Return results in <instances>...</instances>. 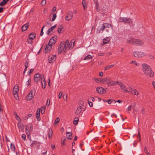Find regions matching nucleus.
I'll return each instance as SVG.
<instances>
[{
  "label": "nucleus",
  "mask_w": 155,
  "mask_h": 155,
  "mask_svg": "<svg viewBox=\"0 0 155 155\" xmlns=\"http://www.w3.org/2000/svg\"><path fill=\"white\" fill-rule=\"evenodd\" d=\"M142 70L144 73L147 76L152 77L154 76V73L150 67L146 63H143L141 65Z\"/></svg>",
  "instance_id": "obj_1"
},
{
  "label": "nucleus",
  "mask_w": 155,
  "mask_h": 155,
  "mask_svg": "<svg viewBox=\"0 0 155 155\" xmlns=\"http://www.w3.org/2000/svg\"><path fill=\"white\" fill-rule=\"evenodd\" d=\"M63 44H64L65 46V49H70L72 48L74 45V41L72 40L71 42V44L69 43V41L68 40H67L65 41H63Z\"/></svg>",
  "instance_id": "obj_2"
},
{
  "label": "nucleus",
  "mask_w": 155,
  "mask_h": 155,
  "mask_svg": "<svg viewBox=\"0 0 155 155\" xmlns=\"http://www.w3.org/2000/svg\"><path fill=\"white\" fill-rule=\"evenodd\" d=\"M133 55L135 57L142 58L145 56V53L142 51H136L133 53Z\"/></svg>",
  "instance_id": "obj_3"
},
{
  "label": "nucleus",
  "mask_w": 155,
  "mask_h": 155,
  "mask_svg": "<svg viewBox=\"0 0 155 155\" xmlns=\"http://www.w3.org/2000/svg\"><path fill=\"white\" fill-rule=\"evenodd\" d=\"M44 78V76L43 74L40 75L38 73L35 74L34 77L35 81L36 83H38L39 81H41Z\"/></svg>",
  "instance_id": "obj_4"
},
{
  "label": "nucleus",
  "mask_w": 155,
  "mask_h": 155,
  "mask_svg": "<svg viewBox=\"0 0 155 155\" xmlns=\"http://www.w3.org/2000/svg\"><path fill=\"white\" fill-rule=\"evenodd\" d=\"M64 51V52L66 53V49H65V46L63 44V42L62 41L60 44L58 48V53L60 54L62 51Z\"/></svg>",
  "instance_id": "obj_5"
},
{
  "label": "nucleus",
  "mask_w": 155,
  "mask_h": 155,
  "mask_svg": "<svg viewBox=\"0 0 155 155\" xmlns=\"http://www.w3.org/2000/svg\"><path fill=\"white\" fill-rule=\"evenodd\" d=\"M19 91V87L17 86H15L13 88V94L15 99L17 100L18 99V93Z\"/></svg>",
  "instance_id": "obj_6"
},
{
  "label": "nucleus",
  "mask_w": 155,
  "mask_h": 155,
  "mask_svg": "<svg viewBox=\"0 0 155 155\" xmlns=\"http://www.w3.org/2000/svg\"><path fill=\"white\" fill-rule=\"evenodd\" d=\"M119 82L112 80L109 77L107 82V85L109 87L114 86L118 84Z\"/></svg>",
  "instance_id": "obj_7"
},
{
  "label": "nucleus",
  "mask_w": 155,
  "mask_h": 155,
  "mask_svg": "<svg viewBox=\"0 0 155 155\" xmlns=\"http://www.w3.org/2000/svg\"><path fill=\"white\" fill-rule=\"evenodd\" d=\"M119 20L120 22L128 24L131 23L132 22L130 18H120Z\"/></svg>",
  "instance_id": "obj_8"
},
{
  "label": "nucleus",
  "mask_w": 155,
  "mask_h": 155,
  "mask_svg": "<svg viewBox=\"0 0 155 155\" xmlns=\"http://www.w3.org/2000/svg\"><path fill=\"white\" fill-rule=\"evenodd\" d=\"M97 92L100 94H104L106 93L105 90L103 87H97L96 88Z\"/></svg>",
  "instance_id": "obj_9"
},
{
  "label": "nucleus",
  "mask_w": 155,
  "mask_h": 155,
  "mask_svg": "<svg viewBox=\"0 0 155 155\" xmlns=\"http://www.w3.org/2000/svg\"><path fill=\"white\" fill-rule=\"evenodd\" d=\"M57 39V36H54L51 38L48 42V44L52 46L54 45L56 42V40Z\"/></svg>",
  "instance_id": "obj_10"
},
{
  "label": "nucleus",
  "mask_w": 155,
  "mask_h": 155,
  "mask_svg": "<svg viewBox=\"0 0 155 155\" xmlns=\"http://www.w3.org/2000/svg\"><path fill=\"white\" fill-rule=\"evenodd\" d=\"M129 90L128 92L131 93L134 95H138L139 93L138 91L135 89H133L131 87H129L128 88Z\"/></svg>",
  "instance_id": "obj_11"
},
{
  "label": "nucleus",
  "mask_w": 155,
  "mask_h": 155,
  "mask_svg": "<svg viewBox=\"0 0 155 155\" xmlns=\"http://www.w3.org/2000/svg\"><path fill=\"white\" fill-rule=\"evenodd\" d=\"M118 84H119L120 86L121 89L125 92V93H128V91L127 90V88L126 86L123 84L121 82L118 83Z\"/></svg>",
  "instance_id": "obj_12"
},
{
  "label": "nucleus",
  "mask_w": 155,
  "mask_h": 155,
  "mask_svg": "<svg viewBox=\"0 0 155 155\" xmlns=\"http://www.w3.org/2000/svg\"><path fill=\"white\" fill-rule=\"evenodd\" d=\"M143 42L141 40L135 39L134 45L139 46L143 45Z\"/></svg>",
  "instance_id": "obj_13"
},
{
  "label": "nucleus",
  "mask_w": 155,
  "mask_h": 155,
  "mask_svg": "<svg viewBox=\"0 0 155 155\" xmlns=\"http://www.w3.org/2000/svg\"><path fill=\"white\" fill-rule=\"evenodd\" d=\"M73 13L72 12L70 11L67 15V16L66 17L65 19L67 21H69L73 17Z\"/></svg>",
  "instance_id": "obj_14"
},
{
  "label": "nucleus",
  "mask_w": 155,
  "mask_h": 155,
  "mask_svg": "<svg viewBox=\"0 0 155 155\" xmlns=\"http://www.w3.org/2000/svg\"><path fill=\"white\" fill-rule=\"evenodd\" d=\"M33 94L32 91H30L27 96L26 97V100L27 101H30L31 100L33 97L34 95Z\"/></svg>",
  "instance_id": "obj_15"
},
{
  "label": "nucleus",
  "mask_w": 155,
  "mask_h": 155,
  "mask_svg": "<svg viewBox=\"0 0 155 155\" xmlns=\"http://www.w3.org/2000/svg\"><path fill=\"white\" fill-rule=\"evenodd\" d=\"M135 39L132 37H129L127 39L126 42L127 43L134 45V44Z\"/></svg>",
  "instance_id": "obj_16"
},
{
  "label": "nucleus",
  "mask_w": 155,
  "mask_h": 155,
  "mask_svg": "<svg viewBox=\"0 0 155 155\" xmlns=\"http://www.w3.org/2000/svg\"><path fill=\"white\" fill-rule=\"evenodd\" d=\"M56 58V57L55 55H53L52 56H49L48 58V61L50 63L53 62L55 61Z\"/></svg>",
  "instance_id": "obj_17"
},
{
  "label": "nucleus",
  "mask_w": 155,
  "mask_h": 155,
  "mask_svg": "<svg viewBox=\"0 0 155 155\" xmlns=\"http://www.w3.org/2000/svg\"><path fill=\"white\" fill-rule=\"evenodd\" d=\"M52 48V46L48 44L46 46L45 49V52L47 53L49 52Z\"/></svg>",
  "instance_id": "obj_18"
},
{
  "label": "nucleus",
  "mask_w": 155,
  "mask_h": 155,
  "mask_svg": "<svg viewBox=\"0 0 155 155\" xmlns=\"http://www.w3.org/2000/svg\"><path fill=\"white\" fill-rule=\"evenodd\" d=\"M29 24L28 23L23 25L21 27V30L22 31H25L27 30L29 26Z\"/></svg>",
  "instance_id": "obj_19"
},
{
  "label": "nucleus",
  "mask_w": 155,
  "mask_h": 155,
  "mask_svg": "<svg viewBox=\"0 0 155 155\" xmlns=\"http://www.w3.org/2000/svg\"><path fill=\"white\" fill-rule=\"evenodd\" d=\"M40 114V110L39 108H38L37 110L36 115L37 118V119L38 121H40L41 120Z\"/></svg>",
  "instance_id": "obj_20"
},
{
  "label": "nucleus",
  "mask_w": 155,
  "mask_h": 155,
  "mask_svg": "<svg viewBox=\"0 0 155 155\" xmlns=\"http://www.w3.org/2000/svg\"><path fill=\"white\" fill-rule=\"evenodd\" d=\"M111 26V25L109 23H105L103 25L102 27L101 28V30H103L105 28H109Z\"/></svg>",
  "instance_id": "obj_21"
},
{
  "label": "nucleus",
  "mask_w": 155,
  "mask_h": 155,
  "mask_svg": "<svg viewBox=\"0 0 155 155\" xmlns=\"http://www.w3.org/2000/svg\"><path fill=\"white\" fill-rule=\"evenodd\" d=\"M36 37V34L34 32H32L29 35V38L30 39L33 40Z\"/></svg>",
  "instance_id": "obj_22"
},
{
  "label": "nucleus",
  "mask_w": 155,
  "mask_h": 155,
  "mask_svg": "<svg viewBox=\"0 0 155 155\" xmlns=\"http://www.w3.org/2000/svg\"><path fill=\"white\" fill-rule=\"evenodd\" d=\"M82 111V106H80L78 107L76 111V114L77 115H79L80 114Z\"/></svg>",
  "instance_id": "obj_23"
},
{
  "label": "nucleus",
  "mask_w": 155,
  "mask_h": 155,
  "mask_svg": "<svg viewBox=\"0 0 155 155\" xmlns=\"http://www.w3.org/2000/svg\"><path fill=\"white\" fill-rule=\"evenodd\" d=\"M42 87L43 89L45 88L46 86V82L44 78L41 81Z\"/></svg>",
  "instance_id": "obj_24"
},
{
  "label": "nucleus",
  "mask_w": 155,
  "mask_h": 155,
  "mask_svg": "<svg viewBox=\"0 0 155 155\" xmlns=\"http://www.w3.org/2000/svg\"><path fill=\"white\" fill-rule=\"evenodd\" d=\"M109 77H107L104 78H101V83L104 84L107 83Z\"/></svg>",
  "instance_id": "obj_25"
},
{
  "label": "nucleus",
  "mask_w": 155,
  "mask_h": 155,
  "mask_svg": "<svg viewBox=\"0 0 155 155\" xmlns=\"http://www.w3.org/2000/svg\"><path fill=\"white\" fill-rule=\"evenodd\" d=\"M67 138L68 139L71 140L72 139V133L71 132H66Z\"/></svg>",
  "instance_id": "obj_26"
},
{
  "label": "nucleus",
  "mask_w": 155,
  "mask_h": 155,
  "mask_svg": "<svg viewBox=\"0 0 155 155\" xmlns=\"http://www.w3.org/2000/svg\"><path fill=\"white\" fill-rule=\"evenodd\" d=\"M101 78H94L93 80L96 83H101Z\"/></svg>",
  "instance_id": "obj_27"
},
{
  "label": "nucleus",
  "mask_w": 155,
  "mask_h": 155,
  "mask_svg": "<svg viewBox=\"0 0 155 155\" xmlns=\"http://www.w3.org/2000/svg\"><path fill=\"white\" fill-rule=\"evenodd\" d=\"M9 0H3V1L0 3V6H3L5 5Z\"/></svg>",
  "instance_id": "obj_28"
},
{
  "label": "nucleus",
  "mask_w": 155,
  "mask_h": 155,
  "mask_svg": "<svg viewBox=\"0 0 155 155\" xmlns=\"http://www.w3.org/2000/svg\"><path fill=\"white\" fill-rule=\"evenodd\" d=\"M114 64H111V65H110L107 66L104 68V70L105 71L107 70H108L110 68H111L112 67H113V66H114Z\"/></svg>",
  "instance_id": "obj_29"
},
{
  "label": "nucleus",
  "mask_w": 155,
  "mask_h": 155,
  "mask_svg": "<svg viewBox=\"0 0 155 155\" xmlns=\"http://www.w3.org/2000/svg\"><path fill=\"white\" fill-rule=\"evenodd\" d=\"M53 132L52 128H50L48 131V137H51L52 135Z\"/></svg>",
  "instance_id": "obj_30"
},
{
  "label": "nucleus",
  "mask_w": 155,
  "mask_h": 155,
  "mask_svg": "<svg viewBox=\"0 0 155 155\" xmlns=\"http://www.w3.org/2000/svg\"><path fill=\"white\" fill-rule=\"evenodd\" d=\"M110 41V39L108 38H104L103 39V42L104 44H105L107 43Z\"/></svg>",
  "instance_id": "obj_31"
},
{
  "label": "nucleus",
  "mask_w": 155,
  "mask_h": 155,
  "mask_svg": "<svg viewBox=\"0 0 155 155\" xmlns=\"http://www.w3.org/2000/svg\"><path fill=\"white\" fill-rule=\"evenodd\" d=\"M92 58H93V57L92 56L89 54V55H87L86 57H85L84 58V60H88L89 59H92Z\"/></svg>",
  "instance_id": "obj_32"
},
{
  "label": "nucleus",
  "mask_w": 155,
  "mask_h": 155,
  "mask_svg": "<svg viewBox=\"0 0 155 155\" xmlns=\"http://www.w3.org/2000/svg\"><path fill=\"white\" fill-rule=\"evenodd\" d=\"M78 118L77 117H76L74 119V120L73 121V124L75 125H77L78 124Z\"/></svg>",
  "instance_id": "obj_33"
},
{
  "label": "nucleus",
  "mask_w": 155,
  "mask_h": 155,
  "mask_svg": "<svg viewBox=\"0 0 155 155\" xmlns=\"http://www.w3.org/2000/svg\"><path fill=\"white\" fill-rule=\"evenodd\" d=\"M29 62V61L27 60L25 64V68L24 70V73L25 72L27 68L28 67V64Z\"/></svg>",
  "instance_id": "obj_34"
},
{
  "label": "nucleus",
  "mask_w": 155,
  "mask_h": 155,
  "mask_svg": "<svg viewBox=\"0 0 155 155\" xmlns=\"http://www.w3.org/2000/svg\"><path fill=\"white\" fill-rule=\"evenodd\" d=\"M63 25H60L58 29V31L59 33H60L62 29L63 28Z\"/></svg>",
  "instance_id": "obj_35"
},
{
  "label": "nucleus",
  "mask_w": 155,
  "mask_h": 155,
  "mask_svg": "<svg viewBox=\"0 0 155 155\" xmlns=\"http://www.w3.org/2000/svg\"><path fill=\"white\" fill-rule=\"evenodd\" d=\"M10 148L12 151H15V147L14 145L12 144V143L11 144Z\"/></svg>",
  "instance_id": "obj_36"
},
{
  "label": "nucleus",
  "mask_w": 155,
  "mask_h": 155,
  "mask_svg": "<svg viewBox=\"0 0 155 155\" xmlns=\"http://www.w3.org/2000/svg\"><path fill=\"white\" fill-rule=\"evenodd\" d=\"M14 114L15 116V118L17 120H21L20 117L18 116V115L15 112H14Z\"/></svg>",
  "instance_id": "obj_37"
},
{
  "label": "nucleus",
  "mask_w": 155,
  "mask_h": 155,
  "mask_svg": "<svg viewBox=\"0 0 155 155\" xmlns=\"http://www.w3.org/2000/svg\"><path fill=\"white\" fill-rule=\"evenodd\" d=\"M60 121V119L58 117H57L54 122V124H57Z\"/></svg>",
  "instance_id": "obj_38"
},
{
  "label": "nucleus",
  "mask_w": 155,
  "mask_h": 155,
  "mask_svg": "<svg viewBox=\"0 0 155 155\" xmlns=\"http://www.w3.org/2000/svg\"><path fill=\"white\" fill-rule=\"evenodd\" d=\"M79 105L81 106H83L84 104V102L82 100H80L78 102Z\"/></svg>",
  "instance_id": "obj_39"
},
{
  "label": "nucleus",
  "mask_w": 155,
  "mask_h": 155,
  "mask_svg": "<svg viewBox=\"0 0 155 155\" xmlns=\"http://www.w3.org/2000/svg\"><path fill=\"white\" fill-rule=\"evenodd\" d=\"M45 25H44L42 27V28H41V33H40V35L41 36L43 35L44 33H43V29H44V28L45 27Z\"/></svg>",
  "instance_id": "obj_40"
},
{
  "label": "nucleus",
  "mask_w": 155,
  "mask_h": 155,
  "mask_svg": "<svg viewBox=\"0 0 155 155\" xmlns=\"http://www.w3.org/2000/svg\"><path fill=\"white\" fill-rule=\"evenodd\" d=\"M46 2V0H43L41 2V4L42 5L44 6L45 5Z\"/></svg>",
  "instance_id": "obj_41"
},
{
  "label": "nucleus",
  "mask_w": 155,
  "mask_h": 155,
  "mask_svg": "<svg viewBox=\"0 0 155 155\" xmlns=\"http://www.w3.org/2000/svg\"><path fill=\"white\" fill-rule=\"evenodd\" d=\"M56 14H53V16L52 18V21H54L55 19H56Z\"/></svg>",
  "instance_id": "obj_42"
},
{
  "label": "nucleus",
  "mask_w": 155,
  "mask_h": 155,
  "mask_svg": "<svg viewBox=\"0 0 155 155\" xmlns=\"http://www.w3.org/2000/svg\"><path fill=\"white\" fill-rule=\"evenodd\" d=\"M26 138V135L25 134H22L21 136V138L22 140H25Z\"/></svg>",
  "instance_id": "obj_43"
},
{
  "label": "nucleus",
  "mask_w": 155,
  "mask_h": 155,
  "mask_svg": "<svg viewBox=\"0 0 155 155\" xmlns=\"http://www.w3.org/2000/svg\"><path fill=\"white\" fill-rule=\"evenodd\" d=\"M31 83V80L30 79H29L26 82V84L27 86H28Z\"/></svg>",
  "instance_id": "obj_44"
},
{
  "label": "nucleus",
  "mask_w": 155,
  "mask_h": 155,
  "mask_svg": "<svg viewBox=\"0 0 155 155\" xmlns=\"http://www.w3.org/2000/svg\"><path fill=\"white\" fill-rule=\"evenodd\" d=\"M82 4L83 5V7H84V9H85V5H86V2L85 0H83L82 1Z\"/></svg>",
  "instance_id": "obj_45"
},
{
  "label": "nucleus",
  "mask_w": 155,
  "mask_h": 155,
  "mask_svg": "<svg viewBox=\"0 0 155 155\" xmlns=\"http://www.w3.org/2000/svg\"><path fill=\"white\" fill-rule=\"evenodd\" d=\"M43 109H45V107H41V113L42 114H43L45 112V110H44L43 111Z\"/></svg>",
  "instance_id": "obj_46"
},
{
  "label": "nucleus",
  "mask_w": 155,
  "mask_h": 155,
  "mask_svg": "<svg viewBox=\"0 0 155 155\" xmlns=\"http://www.w3.org/2000/svg\"><path fill=\"white\" fill-rule=\"evenodd\" d=\"M51 31L52 32V31L50 29V28H49L47 31V34L48 35H51Z\"/></svg>",
  "instance_id": "obj_47"
},
{
  "label": "nucleus",
  "mask_w": 155,
  "mask_h": 155,
  "mask_svg": "<svg viewBox=\"0 0 155 155\" xmlns=\"http://www.w3.org/2000/svg\"><path fill=\"white\" fill-rule=\"evenodd\" d=\"M88 104H89V106L90 107H92L93 104L91 102L88 101Z\"/></svg>",
  "instance_id": "obj_48"
},
{
  "label": "nucleus",
  "mask_w": 155,
  "mask_h": 155,
  "mask_svg": "<svg viewBox=\"0 0 155 155\" xmlns=\"http://www.w3.org/2000/svg\"><path fill=\"white\" fill-rule=\"evenodd\" d=\"M57 26V25L56 24L55 25H54V26H53L52 27H51V28H50V29L52 31Z\"/></svg>",
  "instance_id": "obj_49"
},
{
  "label": "nucleus",
  "mask_w": 155,
  "mask_h": 155,
  "mask_svg": "<svg viewBox=\"0 0 155 155\" xmlns=\"http://www.w3.org/2000/svg\"><path fill=\"white\" fill-rule=\"evenodd\" d=\"M62 94L63 93L62 91L60 92L58 95L59 98L60 99L61 98Z\"/></svg>",
  "instance_id": "obj_50"
},
{
  "label": "nucleus",
  "mask_w": 155,
  "mask_h": 155,
  "mask_svg": "<svg viewBox=\"0 0 155 155\" xmlns=\"http://www.w3.org/2000/svg\"><path fill=\"white\" fill-rule=\"evenodd\" d=\"M50 100L49 99H48L47 100L46 105L47 106H48L50 104Z\"/></svg>",
  "instance_id": "obj_51"
},
{
  "label": "nucleus",
  "mask_w": 155,
  "mask_h": 155,
  "mask_svg": "<svg viewBox=\"0 0 155 155\" xmlns=\"http://www.w3.org/2000/svg\"><path fill=\"white\" fill-rule=\"evenodd\" d=\"M131 106L130 105L127 108V110L128 111H131Z\"/></svg>",
  "instance_id": "obj_52"
},
{
  "label": "nucleus",
  "mask_w": 155,
  "mask_h": 155,
  "mask_svg": "<svg viewBox=\"0 0 155 155\" xmlns=\"http://www.w3.org/2000/svg\"><path fill=\"white\" fill-rule=\"evenodd\" d=\"M136 66H138L140 65V64L138 63L136 61H135L134 62V63Z\"/></svg>",
  "instance_id": "obj_53"
},
{
  "label": "nucleus",
  "mask_w": 155,
  "mask_h": 155,
  "mask_svg": "<svg viewBox=\"0 0 155 155\" xmlns=\"http://www.w3.org/2000/svg\"><path fill=\"white\" fill-rule=\"evenodd\" d=\"M63 97L64 100L66 101L67 100V96L66 95H63Z\"/></svg>",
  "instance_id": "obj_54"
},
{
  "label": "nucleus",
  "mask_w": 155,
  "mask_h": 155,
  "mask_svg": "<svg viewBox=\"0 0 155 155\" xmlns=\"http://www.w3.org/2000/svg\"><path fill=\"white\" fill-rule=\"evenodd\" d=\"M114 103H116V102H117L119 103H121L122 102V101L120 100H118L117 101H116L115 100H114Z\"/></svg>",
  "instance_id": "obj_55"
},
{
  "label": "nucleus",
  "mask_w": 155,
  "mask_h": 155,
  "mask_svg": "<svg viewBox=\"0 0 155 155\" xmlns=\"http://www.w3.org/2000/svg\"><path fill=\"white\" fill-rule=\"evenodd\" d=\"M149 57L150 59L152 60H153L154 58V57L153 56L150 55H149Z\"/></svg>",
  "instance_id": "obj_56"
},
{
  "label": "nucleus",
  "mask_w": 155,
  "mask_h": 155,
  "mask_svg": "<svg viewBox=\"0 0 155 155\" xmlns=\"http://www.w3.org/2000/svg\"><path fill=\"white\" fill-rule=\"evenodd\" d=\"M56 8L55 6H54L52 8V12H54L56 11Z\"/></svg>",
  "instance_id": "obj_57"
},
{
  "label": "nucleus",
  "mask_w": 155,
  "mask_h": 155,
  "mask_svg": "<svg viewBox=\"0 0 155 155\" xmlns=\"http://www.w3.org/2000/svg\"><path fill=\"white\" fill-rule=\"evenodd\" d=\"M101 28H100L99 29H97V32L98 33H100L101 32V31H103V30H101Z\"/></svg>",
  "instance_id": "obj_58"
},
{
  "label": "nucleus",
  "mask_w": 155,
  "mask_h": 155,
  "mask_svg": "<svg viewBox=\"0 0 155 155\" xmlns=\"http://www.w3.org/2000/svg\"><path fill=\"white\" fill-rule=\"evenodd\" d=\"M147 148L146 147H144V152L145 153H147Z\"/></svg>",
  "instance_id": "obj_59"
},
{
  "label": "nucleus",
  "mask_w": 155,
  "mask_h": 155,
  "mask_svg": "<svg viewBox=\"0 0 155 155\" xmlns=\"http://www.w3.org/2000/svg\"><path fill=\"white\" fill-rule=\"evenodd\" d=\"M99 75L101 77H102L103 75V73L102 72H99Z\"/></svg>",
  "instance_id": "obj_60"
},
{
  "label": "nucleus",
  "mask_w": 155,
  "mask_h": 155,
  "mask_svg": "<svg viewBox=\"0 0 155 155\" xmlns=\"http://www.w3.org/2000/svg\"><path fill=\"white\" fill-rule=\"evenodd\" d=\"M34 69H30L29 71V73L30 74L32 73L33 71H34Z\"/></svg>",
  "instance_id": "obj_61"
},
{
  "label": "nucleus",
  "mask_w": 155,
  "mask_h": 155,
  "mask_svg": "<svg viewBox=\"0 0 155 155\" xmlns=\"http://www.w3.org/2000/svg\"><path fill=\"white\" fill-rule=\"evenodd\" d=\"M32 114H29L28 115V116H26V118L27 119L28 117H30L31 116Z\"/></svg>",
  "instance_id": "obj_62"
},
{
  "label": "nucleus",
  "mask_w": 155,
  "mask_h": 155,
  "mask_svg": "<svg viewBox=\"0 0 155 155\" xmlns=\"http://www.w3.org/2000/svg\"><path fill=\"white\" fill-rule=\"evenodd\" d=\"M107 102L108 104H110L111 103V100L110 99H109V100H107Z\"/></svg>",
  "instance_id": "obj_63"
},
{
  "label": "nucleus",
  "mask_w": 155,
  "mask_h": 155,
  "mask_svg": "<svg viewBox=\"0 0 155 155\" xmlns=\"http://www.w3.org/2000/svg\"><path fill=\"white\" fill-rule=\"evenodd\" d=\"M152 84L153 87L155 89V82L154 81L152 82Z\"/></svg>",
  "instance_id": "obj_64"
}]
</instances>
